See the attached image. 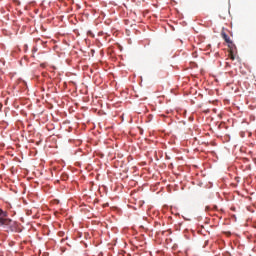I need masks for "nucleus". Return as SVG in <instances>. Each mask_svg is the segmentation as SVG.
Listing matches in <instances>:
<instances>
[{
  "mask_svg": "<svg viewBox=\"0 0 256 256\" xmlns=\"http://www.w3.org/2000/svg\"><path fill=\"white\" fill-rule=\"evenodd\" d=\"M27 47H28V46H27V45H25V49H27Z\"/></svg>",
  "mask_w": 256,
  "mask_h": 256,
  "instance_id": "3",
  "label": "nucleus"
},
{
  "mask_svg": "<svg viewBox=\"0 0 256 256\" xmlns=\"http://www.w3.org/2000/svg\"><path fill=\"white\" fill-rule=\"evenodd\" d=\"M222 37H223L224 41H226V43H231V39L229 38V36L227 34L223 33Z\"/></svg>",
  "mask_w": 256,
  "mask_h": 256,
  "instance_id": "2",
  "label": "nucleus"
},
{
  "mask_svg": "<svg viewBox=\"0 0 256 256\" xmlns=\"http://www.w3.org/2000/svg\"><path fill=\"white\" fill-rule=\"evenodd\" d=\"M0 227H3L5 231L17 232V222L8 217L6 211L0 209Z\"/></svg>",
  "mask_w": 256,
  "mask_h": 256,
  "instance_id": "1",
  "label": "nucleus"
}]
</instances>
